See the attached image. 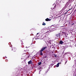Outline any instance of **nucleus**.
Masks as SVG:
<instances>
[{"label": "nucleus", "instance_id": "obj_8", "mask_svg": "<svg viewBox=\"0 0 76 76\" xmlns=\"http://www.w3.org/2000/svg\"><path fill=\"white\" fill-rule=\"evenodd\" d=\"M38 64H39V66H40V65H41V62H39L38 63Z\"/></svg>", "mask_w": 76, "mask_h": 76}, {"label": "nucleus", "instance_id": "obj_7", "mask_svg": "<svg viewBox=\"0 0 76 76\" xmlns=\"http://www.w3.org/2000/svg\"><path fill=\"white\" fill-rule=\"evenodd\" d=\"M52 30L53 31H56V28H53L52 29Z\"/></svg>", "mask_w": 76, "mask_h": 76}, {"label": "nucleus", "instance_id": "obj_16", "mask_svg": "<svg viewBox=\"0 0 76 76\" xmlns=\"http://www.w3.org/2000/svg\"><path fill=\"white\" fill-rule=\"evenodd\" d=\"M66 54H67V53H64V55H66Z\"/></svg>", "mask_w": 76, "mask_h": 76}, {"label": "nucleus", "instance_id": "obj_14", "mask_svg": "<svg viewBox=\"0 0 76 76\" xmlns=\"http://www.w3.org/2000/svg\"><path fill=\"white\" fill-rule=\"evenodd\" d=\"M10 47H12V45H10Z\"/></svg>", "mask_w": 76, "mask_h": 76}, {"label": "nucleus", "instance_id": "obj_10", "mask_svg": "<svg viewBox=\"0 0 76 76\" xmlns=\"http://www.w3.org/2000/svg\"><path fill=\"white\" fill-rule=\"evenodd\" d=\"M42 25H44V26H45V25H46V24L45 23H43L42 24Z\"/></svg>", "mask_w": 76, "mask_h": 76}, {"label": "nucleus", "instance_id": "obj_23", "mask_svg": "<svg viewBox=\"0 0 76 76\" xmlns=\"http://www.w3.org/2000/svg\"><path fill=\"white\" fill-rule=\"evenodd\" d=\"M55 57H57V55H55Z\"/></svg>", "mask_w": 76, "mask_h": 76}, {"label": "nucleus", "instance_id": "obj_27", "mask_svg": "<svg viewBox=\"0 0 76 76\" xmlns=\"http://www.w3.org/2000/svg\"><path fill=\"white\" fill-rule=\"evenodd\" d=\"M12 50H13V49H12Z\"/></svg>", "mask_w": 76, "mask_h": 76}, {"label": "nucleus", "instance_id": "obj_20", "mask_svg": "<svg viewBox=\"0 0 76 76\" xmlns=\"http://www.w3.org/2000/svg\"><path fill=\"white\" fill-rule=\"evenodd\" d=\"M38 34H39V33H37V35H38Z\"/></svg>", "mask_w": 76, "mask_h": 76}, {"label": "nucleus", "instance_id": "obj_11", "mask_svg": "<svg viewBox=\"0 0 76 76\" xmlns=\"http://www.w3.org/2000/svg\"><path fill=\"white\" fill-rule=\"evenodd\" d=\"M71 9H69V10L67 11V12L66 13H67V12H69V10H71Z\"/></svg>", "mask_w": 76, "mask_h": 76}, {"label": "nucleus", "instance_id": "obj_13", "mask_svg": "<svg viewBox=\"0 0 76 76\" xmlns=\"http://www.w3.org/2000/svg\"><path fill=\"white\" fill-rule=\"evenodd\" d=\"M5 61L7 62V61H8V60L7 59H6L5 60Z\"/></svg>", "mask_w": 76, "mask_h": 76}, {"label": "nucleus", "instance_id": "obj_15", "mask_svg": "<svg viewBox=\"0 0 76 76\" xmlns=\"http://www.w3.org/2000/svg\"><path fill=\"white\" fill-rule=\"evenodd\" d=\"M47 57V56H44V58H46Z\"/></svg>", "mask_w": 76, "mask_h": 76}, {"label": "nucleus", "instance_id": "obj_12", "mask_svg": "<svg viewBox=\"0 0 76 76\" xmlns=\"http://www.w3.org/2000/svg\"><path fill=\"white\" fill-rule=\"evenodd\" d=\"M66 54H70V52H66Z\"/></svg>", "mask_w": 76, "mask_h": 76}, {"label": "nucleus", "instance_id": "obj_6", "mask_svg": "<svg viewBox=\"0 0 76 76\" xmlns=\"http://www.w3.org/2000/svg\"><path fill=\"white\" fill-rule=\"evenodd\" d=\"M59 64H60V63H58L57 65H56V67H58L59 66Z\"/></svg>", "mask_w": 76, "mask_h": 76}, {"label": "nucleus", "instance_id": "obj_28", "mask_svg": "<svg viewBox=\"0 0 76 76\" xmlns=\"http://www.w3.org/2000/svg\"><path fill=\"white\" fill-rule=\"evenodd\" d=\"M32 43H31V44H32Z\"/></svg>", "mask_w": 76, "mask_h": 76}, {"label": "nucleus", "instance_id": "obj_25", "mask_svg": "<svg viewBox=\"0 0 76 76\" xmlns=\"http://www.w3.org/2000/svg\"><path fill=\"white\" fill-rule=\"evenodd\" d=\"M39 73V74H40V73Z\"/></svg>", "mask_w": 76, "mask_h": 76}, {"label": "nucleus", "instance_id": "obj_24", "mask_svg": "<svg viewBox=\"0 0 76 76\" xmlns=\"http://www.w3.org/2000/svg\"><path fill=\"white\" fill-rule=\"evenodd\" d=\"M69 60H70V58H69Z\"/></svg>", "mask_w": 76, "mask_h": 76}, {"label": "nucleus", "instance_id": "obj_18", "mask_svg": "<svg viewBox=\"0 0 76 76\" xmlns=\"http://www.w3.org/2000/svg\"><path fill=\"white\" fill-rule=\"evenodd\" d=\"M67 61L65 62V64H66V63H67Z\"/></svg>", "mask_w": 76, "mask_h": 76}, {"label": "nucleus", "instance_id": "obj_17", "mask_svg": "<svg viewBox=\"0 0 76 76\" xmlns=\"http://www.w3.org/2000/svg\"><path fill=\"white\" fill-rule=\"evenodd\" d=\"M10 44H11V42H10V43H8V44H9V45Z\"/></svg>", "mask_w": 76, "mask_h": 76}, {"label": "nucleus", "instance_id": "obj_21", "mask_svg": "<svg viewBox=\"0 0 76 76\" xmlns=\"http://www.w3.org/2000/svg\"><path fill=\"white\" fill-rule=\"evenodd\" d=\"M74 24V23H73V24H72L71 25V26L73 25Z\"/></svg>", "mask_w": 76, "mask_h": 76}, {"label": "nucleus", "instance_id": "obj_26", "mask_svg": "<svg viewBox=\"0 0 76 76\" xmlns=\"http://www.w3.org/2000/svg\"><path fill=\"white\" fill-rule=\"evenodd\" d=\"M52 26H53V25H52Z\"/></svg>", "mask_w": 76, "mask_h": 76}, {"label": "nucleus", "instance_id": "obj_22", "mask_svg": "<svg viewBox=\"0 0 76 76\" xmlns=\"http://www.w3.org/2000/svg\"><path fill=\"white\" fill-rule=\"evenodd\" d=\"M23 43H21L22 45H23Z\"/></svg>", "mask_w": 76, "mask_h": 76}, {"label": "nucleus", "instance_id": "obj_29", "mask_svg": "<svg viewBox=\"0 0 76 76\" xmlns=\"http://www.w3.org/2000/svg\"><path fill=\"white\" fill-rule=\"evenodd\" d=\"M32 43H31V44H32Z\"/></svg>", "mask_w": 76, "mask_h": 76}, {"label": "nucleus", "instance_id": "obj_19", "mask_svg": "<svg viewBox=\"0 0 76 76\" xmlns=\"http://www.w3.org/2000/svg\"><path fill=\"white\" fill-rule=\"evenodd\" d=\"M56 5H55V6H54V7L55 8H56Z\"/></svg>", "mask_w": 76, "mask_h": 76}, {"label": "nucleus", "instance_id": "obj_9", "mask_svg": "<svg viewBox=\"0 0 76 76\" xmlns=\"http://www.w3.org/2000/svg\"><path fill=\"white\" fill-rule=\"evenodd\" d=\"M66 9V7H64L62 9V10H65Z\"/></svg>", "mask_w": 76, "mask_h": 76}, {"label": "nucleus", "instance_id": "obj_4", "mask_svg": "<svg viewBox=\"0 0 76 76\" xmlns=\"http://www.w3.org/2000/svg\"><path fill=\"white\" fill-rule=\"evenodd\" d=\"M32 63V61L31 60H30V61H29L28 62V64H31Z\"/></svg>", "mask_w": 76, "mask_h": 76}, {"label": "nucleus", "instance_id": "obj_5", "mask_svg": "<svg viewBox=\"0 0 76 76\" xmlns=\"http://www.w3.org/2000/svg\"><path fill=\"white\" fill-rule=\"evenodd\" d=\"M63 43V41L61 40L60 41V42H59V44H62Z\"/></svg>", "mask_w": 76, "mask_h": 76}, {"label": "nucleus", "instance_id": "obj_3", "mask_svg": "<svg viewBox=\"0 0 76 76\" xmlns=\"http://www.w3.org/2000/svg\"><path fill=\"white\" fill-rule=\"evenodd\" d=\"M46 21H50L51 20V19H48V18H47L45 19Z\"/></svg>", "mask_w": 76, "mask_h": 76}, {"label": "nucleus", "instance_id": "obj_2", "mask_svg": "<svg viewBox=\"0 0 76 76\" xmlns=\"http://www.w3.org/2000/svg\"><path fill=\"white\" fill-rule=\"evenodd\" d=\"M61 34L60 33H58V34L56 35V37H57L58 38H60V37H61Z\"/></svg>", "mask_w": 76, "mask_h": 76}, {"label": "nucleus", "instance_id": "obj_1", "mask_svg": "<svg viewBox=\"0 0 76 76\" xmlns=\"http://www.w3.org/2000/svg\"><path fill=\"white\" fill-rule=\"evenodd\" d=\"M46 48H47L46 47H44L42 48V49L40 51V55H42V51H44L45 50V49H46Z\"/></svg>", "mask_w": 76, "mask_h": 76}]
</instances>
